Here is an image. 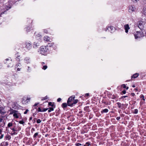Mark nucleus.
Listing matches in <instances>:
<instances>
[{
	"mask_svg": "<svg viewBox=\"0 0 146 146\" xmlns=\"http://www.w3.org/2000/svg\"><path fill=\"white\" fill-rule=\"evenodd\" d=\"M20 63H18L17 64L16 66V68H17L18 66H19V64H20Z\"/></svg>",
	"mask_w": 146,
	"mask_h": 146,
	"instance_id": "49530a36",
	"label": "nucleus"
},
{
	"mask_svg": "<svg viewBox=\"0 0 146 146\" xmlns=\"http://www.w3.org/2000/svg\"><path fill=\"white\" fill-rule=\"evenodd\" d=\"M89 96V93H86L85 94V96Z\"/></svg>",
	"mask_w": 146,
	"mask_h": 146,
	"instance_id": "5fc2aeb1",
	"label": "nucleus"
},
{
	"mask_svg": "<svg viewBox=\"0 0 146 146\" xmlns=\"http://www.w3.org/2000/svg\"><path fill=\"white\" fill-rule=\"evenodd\" d=\"M19 123L21 124H22L23 125H24V121H23V120H21V121H19Z\"/></svg>",
	"mask_w": 146,
	"mask_h": 146,
	"instance_id": "7c9ffc66",
	"label": "nucleus"
},
{
	"mask_svg": "<svg viewBox=\"0 0 146 146\" xmlns=\"http://www.w3.org/2000/svg\"><path fill=\"white\" fill-rule=\"evenodd\" d=\"M8 145H9L8 143L7 142H5V146H7Z\"/></svg>",
	"mask_w": 146,
	"mask_h": 146,
	"instance_id": "37998d69",
	"label": "nucleus"
},
{
	"mask_svg": "<svg viewBox=\"0 0 146 146\" xmlns=\"http://www.w3.org/2000/svg\"><path fill=\"white\" fill-rule=\"evenodd\" d=\"M142 33L141 32H139V31H137L136 33H135L134 34L135 38L137 39L142 37L143 36Z\"/></svg>",
	"mask_w": 146,
	"mask_h": 146,
	"instance_id": "7ed1b4c3",
	"label": "nucleus"
},
{
	"mask_svg": "<svg viewBox=\"0 0 146 146\" xmlns=\"http://www.w3.org/2000/svg\"><path fill=\"white\" fill-rule=\"evenodd\" d=\"M61 100V99L60 98H59L57 100V101L58 102H60Z\"/></svg>",
	"mask_w": 146,
	"mask_h": 146,
	"instance_id": "79ce46f5",
	"label": "nucleus"
},
{
	"mask_svg": "<svg viewBox=\"0 0 146 146\" xmlns=\"http://www.w3.org/2000/svg\"><path fill=\"white\" fill-rule=\"evenodd\" d=\"M29 58H27L25 59V62L27 63L29 62Z\"/></svg>",
	"mask_w": 146,
	"mask_h": 146,
	"instance_id": "412c9836",
	"label": "nucleus"
},
{
	"mask_svg": "<svg viewBox=\"0 0 146 146\" xmlns=\"http://www.w3.org/2000/svg\"><path fill=\"white\" fill-rule=\"evenodd\" d=\"M16 131H15V132H14L12 134V135H16L17 134V132H16Z\"/></svg>",
	"mask_w": 146,
	"mask_h": 146,
	"instance_id": "e433bc0d",
	"label": "nucleus"
},
{
	"mask_svg": "<svg viewBox=\"0 0 146 146\" xmlns=\"http://www.w3.org/2000/svg\"><path fill=\"white\" fill-rule=\"evenodd\" d=\"M54 108L53 107H50L48 108L49 109L48 110V112H50L51 111H53L54 110Z\"/></svg>",
	"mask_w": 146,
	"mask_h": 146,
	"instance_id": "b1692460",
	"label": "nucleus"
},
{
	"mask_svg": "<svg viewBox=\"0 0 146 146\" xmlns=\"http://www.w3.org/2000/svg\"><path fill=\"white\" fill-rule=\"evenodd\" d=\"M41 121L40 119H38L36 121V122L37 123H40Z\"/></svg>",
	"mask_w": 146,
	"mask_h": 146,
	"instance_id": "2f4dec72",
	"label": "nucleus"
},
{
	"mask_svg": "<svg viewBox=\"0 0 146 146\" xmlns=\"http://www.w3.org/2000/svg\"><path fill=\"white\" fill-rule=\"evenodd\" d=\"M48 105L49 106H51L52 107H53V108H55V106H54V103H52L51 102H50L48 103Z\"/></svg>",
	"mask_w": 146,
	"mask_h": 146,
	"instance_id": "f3484780",
	"label": "nucleus"
},
{
	"mask_svg": "<svg viewBox=\"0 0 146 146\" xmlns=\"http://www.w3.org/2000/svg\"><path fill=\"white\" fill-rule=\"evenodd\" d=\"M78 102V100H74H74H73L72 103L73 104V106L74 104H76Z\"/></svg>",
	"mask_w": 146,
	"mask_h": 146,
	"instance_id": "6ab92c4d",
	"label": "nucleus"
},
{
	"mask_svg": "<svg viewBox=\"0 0 146 146\" xmlns=\"http://www.w3.org/2000/svg\"><path fill=\"white\" fill-rule=\"evenodd\" d=\"M13 125V124L11 122L9 123L7 125V127H10Z\"/></svg>",
	"mask_w": 146,
	"mask_h": 146,
	"instance_id": "a878e982",
	"label": "nucleus"
},
{
	"mask_svg": "<svg viewBox=\"0 0 146 146\" xmlns=\"http://www.w3.org/2000/svg\"><path fill=\"white\" fill-rule=\"evenodd\" d=\"M13 116L16 118H19V116L16 113H14L13 114Z\"/></svg>",
	"mask_w": 146,
	"mask_h": 146,
	"instance_id": "5701e85b",
	"label": "nucleus"
},
{
	"mask_svg": "<svg viewBox=\"0 0 146 146\" xmlns=\"http://www.w3.org/2000/svg\"><path fill=\"white\" fill-rule=\"evenodd\" d=\"M26 47L27 48H30L31 47V44L29 42H27L26 43Z\"/></svg>",
	"mask_w": 146,
	"mask_h": 146,
	"instance_id": "9d476101",
	"label": "nucleus"
},
{
	"mask_svg": "<svg viewBox=\"0 0 146 146\" xmlns=\"http://www.w3.org/2000/svg\"><path fill=\"white\" fill-rule=\"evenodd\" d=\"M11 138V137L10 135L8 134H7L5 137L4 138L5 140H9Z\"/></svg>",
	"mask_w": 146,
	"mask_h": 146,
	"instance_id": "1a4fd4ad",
	"label": "nucleus"
},
{
	"mask_svg": "<svg viewBox=\"0 0 146 146\" xmlns=\"http://www.w3.org/2000/svg\"><path fill=\"white\" fill-rule=\"evenodd\" d=\"M125 105H126V106H127V104L126 105V104H125Z\"/></svg>",
	"mask_w": 146,
	"mask_h": 146,
	"instance_id": "774afa93",
	"label": "nucleus"
},
{
	"mask_svg": "<svg viewBox=\"0 0 146 146\" xmlns=\"http://www.w3.org/2000/svg\"><path fill=\"white\" fill-rule=\"evenodd\" d=\"M48 49L45 46H42L40 48V53L42 54L45 55L46 53L47 52Z\"/></svg>",
	"mask_w": 146,
	"mask_h": 146,
	"instance_id": "f03ea898",
	"label": "nucleus"
},
{
	"mask_svg": "<svg viewBox=\"0 0 146 146\" xmlns=\"http://www.w3.org/2000/svg\"><path fill=\"white\" fill-rule=\"evenodd\" d=\"M108 111V109H104L101 111L102 113H107Z\"/></svg>",
	"mask_w": 146,
	"mask_h": 146,
	"instance_id": "a211bd4d",
	"label": "nucleus"
},
{
	"mask_svg": "<svg viewBox=\"0 0 146 146\" xmlns=\"http://www.w3.org/2000/svg\"><path fill=\"white\" fill-rule=\"evenodd\" d=\"M118 107L119 108L123 109V107L121 106V104L120 102H117V103Z\"/></svg>",
	"mask_w": 146,
	"mask_h": 146,
	"instance_id": "4468645a",
	"label": "nucleus"
},
{
	"mask_svg": "<svg viewBox=\"0 0 146 146\" xmlns=\"http://www.w3.org/2000/svg\"><path fill=\"white\" fill-rule=\"evenodd\" d=\"M125 29L126 33H127L128 30L130 29L129 25L128 24H127L124 26Z\"/></svg>",
	"mask_w": 146,
	"mask_h": 146,
	"instance_id": "6e6552de",
	"label": "nucleus"
},
{
	"mask_svg": "<svg viewBox=\"0 0 146 146\" xmlns=\"http://www.w3.org/2000/svg\"><path fill=\"white\" fill-rule=\"evenodd\" d=\"M38 132H36L33 135V137L34 138H35V139L37 137V136L38 135Z\"/></svg>",
	"mask_w": 146,
	"mask_h": 146,
	"instance_id": "393cba45",
	"label": "nucleus"
},
{
	"mask_svg": "<svg viewBox=\"0 0 146 146\" xmlns=\"http://www.w3.org/2000/svg\"><path fill=\"white\" fill-rule=\"evenodd\" d=\"M21 129V128L20 127H19L18 128V129L17 130V131H19Z\"/></svg>",
	"mask_w": 146,
	"mask_h": 146,
	"instance_id": "58836bf2",
	"label": "nucleus"
},
{
	"mask_svg": "<svg viewBox=\"0 0 146 146\" xmlns=\"http://www.w3.org/2000/svg\"><path fill=\"white\" fill-rule=\"evenodd\" d=\"M38 46V44L37 43H34V47H36Z\"/></svg>",
	"mask_w": 146,
	"mask_h": 146,
	"instance_id": "473e14b6",
	"label": "nucleus"
},
{
	"mask_svg": "<svg viewBox=\"0 0 146 146\" xmlns=\"http://www.w3.org/2000/svg\"><path fill=\"white\" fill-rule=\"evenodd\" d=\"M120 117H117L116 119L117 120H119L120 119Z\"/></svg>",
	"mask_w": 146,
	"mask_h": 146,
	"instance_id": "8fccbe9b",
	"label": "nucleus"
},
{
	"mask_svg": "<svg viewBox=\"0 0 146 146\" xmlns=\"http://www.w3.org/2000/svg\"><path fill=\"white\" fill-rule=\"evenodd\" d=\"M4 109V108L2 106L0 107V113H1L2 114H3L5 113V112L3 111V110Z\"/></svg>",
	"mask_w": 146,
	"mask_h": 146,
	"instance_id": "ddd939ff",
	"label": "nucleus"
},
{
	"mask_svg": "<svg viewBox=\"0 0 146 146\" xmlns=\"http://www.w3.org/2000/svg\"><path fill=\"white\" fill-rule=\"evenodd\" d=\"M30 100V98H27V100H26L25 101V99H23V100L22 101V102L23 104H27V103H28L29 102Z\"/></svg>",
	"mask_w": 146,
	"mask_h": 146,
	"instance_id": "0eeeda50",
	"label": "nucleus"
},
{
	"mask_svg": "<svg viewBox=\"0 0 146 146\" xmlns=\"http://www.w3.org/2000/svg\"><path fill=\"white\" fill-rule=\"evenodd\" d=\"M32 119V117H31L29 118V120H31Z\"/></svg>",
	"mask_w": 146,
	"mask_h": 146,
	"instance_id": "bf43d9fd",
	"label": "nucleus"
},
{
	"mask_svg": "<svg viewBox=\"0 0 146 146\" xmlns=\"http://www.w3.org/2000/svg\"><path fill=\"white\" fill-rule=\"evenodd\" d=\"M44 40L48 41L49 40V38L47 36H45L44 37Z\"/></svg>",
	"mask_w": 146,
	"mask_h": 146,
	"instance_id": "dca6fc26",
	"label": "nucleus"
},
{
	"mask_svg": "<svg viewBox=\"0 0 146 146\" xmlns=\"http://www.w3.org/2000/svg\"><path fill=\"white\" fill-rule=\"evenodd\" d=\"M140 97L142 98V100H143L144 101L145 100V99L144 98V96L143 94L141 95L140 96Z\"/></svg>",
	"mask_w": 146,
	"mask_h": 146,
	"instance_id": "4be33fe9",
	"label": "nucleus"
},
{
	"mask_svg": "<svg viewBox=\"0 0 146 146\" xmlns=\"http://www.w3.org/2000/svg\"><path fill=\"white\" fill-rule=\"evenodd\" d=\"M126 91L125 90H123L122 91V93L123 94H125L126 93Z\"/></svg>",
	"mask_w": 146,
	"mask_h": 146,
	"instance_id": "09e8293b",
	"label": "nucleus"
},
{
	"mask_svg": "<svg viewBox=\"0 0 146 146\" xmlns=\"http://www.w3.org/2000/svg\"><path fill=\"white\" fill-rule=\"evenodd\" d=\"M38 111L39 112H42V110L40 108H39L38 109Z\"/></svg>",
	"mask_w": 146,
	"mask_h": 146,
	"instance_id": "f704fd0d",
	"label": "nucleus"
},
{
	"mask_svg": "<svg viewBox=\"0 0 146 146\" xmlns=\"http://www.w3.org/2000/svg\"><path fill=\"white\" fill-rule=\"evenodd\" d=\"M48 109V108H44L43 109V110H42V112L43 111H46Z\"/></svg>",
	"mask_w": 146,
	"mask_h": 146,
	"instance_id": "ea45409f",
	"label": "nucleus"
},
{
	"mask_svg": "<svg viewBox=\"0 0 146 146\" xmlns=\"http://www.w3.org/2000/svg\"><path fill=\"white\" fill-rule=\"evenodd\" d=\"M107 29H108L109 31H112L115 30V28L113 26H110V27H108V28H107Z\"/></svg>",
	"mask_w": 146,
	"mask_h": 146,
	"instance_id": "9b49d317",
	"label": "nucleus"
},
{
	"mask_svg": "<svg viewBox=\"0 0 146 146\" xmlns=\"http://www.w3.org/2000/svg\"><path fill=\"white\" fill-rule=\"evenodd\" d=\"M4 63L5 64L9 62L10 63V65H7V67H11L13 66V64L12 63V60H9V59L8 58H7L4 61Z\"/></svg>",
	"mask_w": 146,
	"mask_h": 146,
	"instance_id": "20e7f679",
	"label": "nucleus"
},
{
	"mask_svg": "<svg viewBox=\"0 0 146 146\" xmlns=\"http://www.w3.org/2000/svg\"><path fill=\"white\" fill-rule=\"evenodd\" d=\"M47 68V66L46 65H44L43 66L42 69L43 70H45Z\"/></svg>",
	"mask_w": 146,
	"mask_h": 146,
	"instance_id": "c85d7f7f",
	"label": "nucleus"
},
{
	"mask_svg": "<svg viewBox=\"0 0 146 146\" xmlns=\"http://www.w3.org/2000/svg\"><path fill=\"white\" fill-rule=\"evenodd\" d=\"M124 105V104H121V106H122L123 107V106Z\"/></svg>",
	"mask_w": 146,
	"mask_h": 146,
	"instance_id": "13d9d810",
	"label": "nucleus"
},
{
	"mask_svg": "<svg viewBox=\"0 0 146 146\" xmlns=\"http://www.w3.org/2000/svg\"><path fill=\"white\" fill-rule=\"evenodd\" d=\"M131 1L132 2H133L134 3H136L139 0H131Z\"/></svg>",
	"mask_w": 146,
	"mask_h": 146,
	"instance_id": "c9c22d12",
	"label": "nucleus"
},
{
	"mask_svg": "<svg viewBox=\"0 0 146 146\" xmlns=\"http://www.w3.org/2000/svg\"><path fill=\"white\" fill-rule=\"evenodd\" d=\"M127 97V96H122L121 98H125Z\"/></svg>",
	"mask_w": 146,
	"mask_h": 146,
	"instance_id": "603ef678",
	"label": "nucleus"
},
{
	"mask_svg": "<svg viewBox=\"0 0 146 146\" xmlns=\"http://www.w3.org/2000/svg\"><path fill=\"white\" fill-rule=\"evenodd\" d=\"M132 86L133 87H135V86L133 85V86Z\"/></svg>",
	"mask_w": 146,
	"mask_h": 146,
	"instance_id": "680f3d73",
	"label": "nucleus"
},
{
	"mask_svg": "<svg viewBox=\"0 0 146 146\" xmlns=\"http://www.w3.org/2000/svg\"><path fill=\"white\" fill-rule=\"evenodd\" d=\"M143 13L144 15H146V6L143 8Z\"/></svg>",
	"mask_w": 146,
	"mask_h": 146,
	"instance_id": "bb28decb",
	"label": "nucleus"
},
{
	"mask_svg": "<svg viewBox=\"0 0 146 146\" xmlns=\"http://www.w3.org/2000/svg\"><path fill=\"white\" fill-rule=\"evenodd\" d=\"M62 107L63 108H66L67 106V104L66 103H63L62 104Z\"/></svg>",
	"mask_w": 146,
	"mask_h": 146,
	"instance_id": "aec40b11",
	"label": "nucleus"
},
{
	"mask_svg": "<svg viewBox=\"0 0 146 146\" xmlns=\"http://www.w3.org/2000/svg\"><path fill=\"white\" fill-rule=\"evenodd\" d=\"M125 105H126V106H127V104L126 105V104H125Z\"/></svg>",
	"mask_w": 146,
	"mask_h": 146,
	"instance_id": "69168bd1",
	"label": "nucleus"
},
{
	"mask_svg": "<svg viewBox=\"0 0 146 146\" xmlns=\"http://www.w3.org/2000/svg\"><path fill=\"white\" fill-rule=\"evenodd\" d=\"M47 98H46V96L45 97V98L44 99V100H45Z\"/></svg>",
	"mask_w": 146,
	"mask_h": 146,
	"instance_id": "e2e57ef3",
	"label": "nucleus"
},
{
	"mask_svg": "<svg viewBox=\"0 0 146 146\" xmlns=\"http://www.w3.org/2000/svg\"><path fill=\"white\" fill-rule=\"evenodd\" d=\"M2 130L0 129V139H1L3 138L4 135L2 133Z\"/></svg>",
	"mask_w": 146,
	"mask_h": 146,
	"instance_id": "f8f14e48",
	"label": "nucleus"
},
{
	"mask_svg": "<svg viewBox=\"0 0 146 146\" xmlns=\"http://www.w3.org/2000/svg\"><path fill=\"white\" fill-rule=\"evenodd\" d=\"M90 145V144L89 142H87L86 143L85 145H84V146H89Z\"/></svg>",
	"mask_w": 146,
	"mask_h": 146,
	"instance_id": "c756f323",
	"label": "nucleus"
},
{
	"mask_svg": "<svg viewBox=\"0 0 146 146\" xmlns=\"http://www.w3.org/2000/svg\"><path fill=\"white\" fill-rule=\"evenodd\" d=\"M38 104H39V103H36L33 106H37Z\"/></svg>",
	"mask_w": 146,
	"mask_h": 146,
	"instance_id": "c03bdc74",
	"label": "nucleus"
},
{
	"mask_svg": "<svg viewBox=\"0 0 146 146\" xmlns=\"http://www.w3.org/2000/svg\"><path fill=\"white\" fill-rule=\"evenodd\" d=\"M35 131V129L33 128H32V129H31V132H32V133H33L32 132V131Z\"/></svg>",
	"mask_w": 146,
	"mask_h": 146,
	"instance_id": "de8ad7c7",
	"label": "nucleus"
},
{
	"mask_svg": "<svg viewBox=\"0 0 146 146\" xmlns=\"http://www.w3.org/2000/svg\"><path fill=\"white\" fill-rule=\"evenodd\" d=\"M41 64H42V66H43L44 64L45 63L44 62H42Z\"/></svg>",
	"mask_w": 146,
	"mask_h": 146,
	"instance_id": "6e6d98bb",
	"label": "nucleus"
},
{
	"mask_svg": "<svg viewBox=\"0 0 146 146\" xmlns=\"http://www.w3.org/2000/svg\"><path fill=\"white\" fill-rule=\"evenodd\" d=\"M145 103V102H142V100L141 101L140 103V104H143Z\"/></svg>",
	"mask_w": 146,
	"mask_h": 146,
	"instance_id": "a18cd8bd",
	"label": "nucleus"
},
{
	"mask_svg": "<svg viewBox=\"0 0 146 146\" xmlns=\"http://www.w3.org/2000/svg\"><path fill=\"white\" fill-rule=\"evenodd\" d=\"M128 89V87H127V88H126V89H127H127Z\"/></svg>",
	"mask_w": 146,
	"mask_h": 146,
	"instance_id": "0e129e2a",
	"label": "nucleus"
},
{
	"mask_svg": "<svg viewBox=\"0 0 146 146\" xmlns=\"http://www.w3.org/2000/svg\"><path fill=\"white\" fill-rule=\"evenodd\" d=\"M139 76V74L137 73H136L133 75V76H132V78H137Z\"/></svg>",
	"mask_w": 146,
	"mask_h": 146,
	"instance_id": "2eb2a0df",
	"label": "nucleus"
},
{
	"mask_svg": "<svg viewBox=\"0 0 146 146\" xmlns=\"http://www.w3.org/2000/svg\"><path fill=\"white\" fill-rule=\"evenodd\" d=\"M3 119L1 118H0V122H1L3 120Z\"/></svg>",
	"mask_w": 146,
	"mask_h": 146,
	"instance_id": "052dcab7",
	"label": "nucleus"
},
{
	"mask_svg": "<svg viewBox=\"0 0 146 146\" xmlns=\"http://www.w3.org/2000/svg\"><path fill=\"white\" fill-rule=\"evenodd\" d=\"M138 110L137 109H135L134 110V111L133 112V113L134 114H137L138 112Z\"/></svg>",
	"mask_w": 146,
	"mask_h": 146,
	"instance_id": "cd10ccee",
	"label": "nucleus"
},
{
	"mask_svg": "<svg viewBox=\"0 0 146 146\" xmlns=\"http://www.w3.org/2000/svg\"><path fill=\"white\" fill-rule=\"evenodd\" d=\"M75 145L76 146H79L80 145H82L81 144H80V143H76L75 144Z\"/></svg>",
	"mask_w": 146,
	"mask_h": 146,
	"instance_id": "72a5a7b5",
	"label": "nucleus"
},
{
	"mask_svg": "<svg viewBox=\"0 0 146 146\" xmlns=\"http://www.w3.org/2000/svg\"><path fill=\"white\" fill-rule=\"evenodd\" d=\"M11 129L13 130V132H15V131H17V130L15 129V128H11Z\"/></svg>",
	"mask_w": 146,
	"mask_h": 146,
	"instance_id": "4c0bfd02",
	"label": "nucleus"
},
{
	"mask_svg": "<svg viewBox=\"0 0 146 146\" xmlns=\"http://www.w3.org/2000/svg\"><path fill=\"white\" fill-rule=\"evenodd\" d=\"M75 98V96H72L70 97L68 99L67 101V105L68 106H73V104H72L73 100H74Z\"/></svg>",
	"mask_w": 146,
	"mask_h": 146,
	"instance_id": "f257e3e1",
	"label": "nucleus"
},
{
	"mask_svg": "<svg viewBox=\"0 0 146 146\" xmlns=\"http://www.w3.org/2000/svg\"><path fill=\"white\" fill-rule=\"evenodd\" d=\"M125 105H126V106H127V104L126 105V104H125Z\"/></svg>",
	"mask_w": 146,
	"mask_h": 146,
	"instance_id": "338daca9",
	"label": "nucleus"
},
{
	"mask_svg": "<svg viewBox=\"0 0 146 146\" xmlns=\"http://www.w3.org/2000/svg\"><path fill=\"white\" fill-rule=\"evenodd\" d=\"M122 86H123V87L124 88H126V86L125 85V84H123L122 85Z\"/></svg>",
	"mask_w": 146,
	"mask_h": 146,
	"instance_id": "3c124183",
	"label": "nucleus"
},
{
	"mask_svg": "<svg viewBox=\"0 0 146 146\" xmlns=\"http://www.w3.org/2000/svg\"><path fill=\"white\" fill-rule=\"evenodd\" d=\"M21 69L19 68H18L17 69V70L18 71H20V70Z\"/></svg>",
	"mask_w": 146,
	"mask_h": 146,
	"instance_id": "4d7b16f0",
	"label": "nucleus"
},
{
	"mask_svg": "<svg viewBox=\"0 0 146 146\" xmlns=\"http://www.w3.org/2000/svg\"><path fill=\"white\" fill-rule=\"evenodd\" d=\"M131 95L132 96H135V94L134 93H132L131 94Z\"/></svg>",
	"mask_w": 146,
	"mask_h": 146,
	"instance_id": "864d4df0",
	"label": "nucleus"
},
{
	"mask_svg": "<svg viewBox=\"0 0 146 146\" xmlns=\"http://www.w3.org/2000/svg\"><path fill=\"white\" fill-rule=\"evenodd\" d=\"M136 8L134 6L131 5L129 7V12H132L134 11Z\"/></svg>",
	"mask_w": 146,
	"mask_h": 146,
	"instance_id": "423d86ee",
	"label": "nucleus"
},
{
	"mask_svg": "<svg viewBox=\"0 0 146 146\" xmlns=\"http://www.w3.org/2000/svg\"><path fill=\"white\" fill-rule=\"evenodd\" d=\"M29 110H26L24 112V114H26L27 113V112Z\"/></svg>",
	"mask_w": 146,
	"mask_h": 146,
	"instance_id": "a19ab883",
	"label": "nucleus"
},
{
	"mask_svg": "<svg viewBox=\"0 0 146 146\" xmlns=\"http://www.w3.org/2000/svg\"><path fill=\"white\" fill-rule=\"evenodd\" d=\"M144 23L142 21H139L137 23L138 27L140 29L142 30L143 29L144 27Z\"/></svg>",
	"mask_w": 146,
	"mask_h": 146,
	"instance_id": "39448f33",
	"label": "nucleus"
}]
</instances>
